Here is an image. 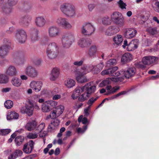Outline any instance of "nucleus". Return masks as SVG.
<instances>
[{
	"mask_svg": "<svg viewBox=\"0 0 159 159\" xmlns=\"http://www.w3.org/2000/svg\"><path fill=\"white\" fill-rule=\"evenodd\" d=\"M59 48L57 44L51 43L48 45L46 49V54L50 59L55 58L59 52Z\"/></svg>",
	"mask_w": 159,
	"mask_h": 159,
	"instance_id": "f257e3e1",
	"label": "nucleus"
},
{
	"mask_svg": "<svg viewBox=\"0 0 159 159\" xmlns=\"http://www.w3.org/2000/svg\"><path fill=\"white\" fill-rule=\"evenodd\" d=\"M11 61L12 63L17 66L23 65L25 62L24 54L20 52L13 53L12 54Z\"/></svg>",
	"mask_w": 159,
	"mask_h": 159,
	"instance_id": "f03ea898",
	"label": "nucleus"
},
{
	"mask_svg": "<svg viewBox=\"0 0 159 159\" xmlns=\"http://www.w3.org/2000/svg\"><path fill=\"white\" fill-rule=\"evenodd\" d=\"M74 36L72 32L67 33L62 37L61 42L63 47L66 48H69L74 42Z\"/></svg>",
	"mask_w": 159,
	"mask_h": 159,
	"instance_id": "7ed1b4c3",
	"label": "nucleus"
},
{
	"mask_svg": "<svg viewBox=\"0 0 159 159\" xmlns=\"http://www.w3.org/2000/svg\"><path fill=\"white\" fill-rule=\"evenodd\" d=\"M112 21L119 27H122L124 25V19L122 15L119 12L115 11L110 16Z\"/></svg>",
	"mask_w": 159,
	"mask_h": 159,
	"instance_id": "20e7f679",
	"label": "nucleus"
},
{
	"mask_svg": "<svg viewBox=\"0 0 159 159\" xmlns=\"http://www.w3.org/2000/svg\"><path fill=\"white\" fill-rule=\"evenodd\" d=\"M72 72L75 75V79L78 83H83L88 81V80L84 76L85 74H82L80 72L78 67H73Z\"/></svg>",
	"mask_w": 159,
	"mask_h": 159,
	"instance_id": "39448f33",
	"label": "nucleus"
},
{
	"mask_svg": "<svg viewBox=\"0 0 159 159\" xmlns=\"http://www.w3.org/2000/svg\"><path fill=\"white\" fill-rule=\"evenodd\" d=\"M95 30L94 26L90 23H85L81 27V31L82 33L85 35H90Z\"/></svg>",
	"mask_w": 159,
	"mask_h": 159,
	"instance_id": "423d86ee",
	"label": "nucleus"
},
{
	"mask_svg": "<svg viewBox=\"0 0 159 159\" xmlns=\"http://www.w3.org/2000/svg\"><path fill=\"white\" fill-rule=\"evenodd\" d=\"M27 35L26 32L22 29H18L16 30L15 38L18 43H24L26 41Z\"/></svg>",
	"mask_w": 159,
	"mask_h": 159,
	"instance_id": "0eeeda50",
	"label": "nucleus"
},
{
	"mask_svg": "<svg viewBox=\"0 0 159 159\" xmlns=\"http://www.w3.org/2000/svg\"><path fill=\"white\" fill-rule=\"evenodd\" d=\"M57 22L59 26L65 29L70 30L72 28V24L70 23L67 19L66 18L59 17L57 19Z\"/></svg>",
	"mask_w": 159,
	"mask_h": 159,
	"instance_id": "6e6552de",
	"label": "nucleus"
},
{
	"mask_svg": "<svg viewBox=\"0 0 159 159\" xmlns=\"http://www.w3.org/2000/svg\"><path fill=\"white\" fill-rule=\"evenodd\" d=\"M118 69V67L116 66L111 68L103 70L101 72V74L102 75H110L114 76H118L120 75V72L116 71Z\"/></svg>",
	"mask_w": 159,
	"mask_h": 159,
	"instance_id": "1a4fd4ad",
	"label": "nucleus"
},
{
	"mask_svg": "<svg viewBox=\"0 0 159 159\" xmlns=\"http://www.w3.org/2000/svg\"><path fill=\"white\" fill-rule=\"evenodd\" d=\"M60 34V30L57 26H53L48 29V34L51 38H55L58 36Z\"/></svg>",
	"mask_w": 159,
	"mask_h": 159,
	"instance_id": "9d476101",
	"label": "nucleus"
},
{
	"mask_svg": "<svg viewBox=\"0 0 159 159\" xmlns=\"http://www.w3.org/2000/svg\"><path fill=\"white\" fill-rule=\"evenodd\" d=\"M25 72L27 75L31 78H35L38 73L35 68L31 66H29L26 68Z\"/></svg>",
	"mask_w": 159,
	"mask_h": 159,
	"instance_id": "9b49d317",
	"label": "nucleus"
},
{
	"mask_svg": "<svg viewBox=\"0 0 159 159\" xmlns=\"http://www.w3.org/2000/svg\"><path fill=\"white\" fill-rule=\"evenodd\" d=\"M43 85L42 82L33 80L30 83V87L35 92H38L41 90Z\"/></svg>",
	"mask_w": 159,
	"mask_h": 159,
	"instance_id": "f8f14e48",
	"label": "nucleus"
},
{
	"mask_svg": "<svg viewBox=\"0 0 159 159\" xmlns=\"http://www.w3.org/2000/svg\"><path fill=\"white\" fill-rule=\"evenodd\" d=\"M137 33V30L134 28H127L125 30L124 35L126 38L131 39L135 36Z\"/></svg>",
	"mask_w": 159,
	"mask_h": 159,
	"instance_id": "ddd939ff",
	"label": "nucleus"
},
{
	"mask_svg": "<svg viewBox=\"0 0 159 159\" xmlns=\"http://www.w3.org/2000/svg\"><path fill=\"white\" fill-rule=\"evenodd\" d=\"M34 144V142L32 140L29 141L28 143H25L23 148V152L26 154L30 153L32 152Z\"/></svg>",
	"mask_w": 159,
	"mask_h": 159,
	"instance_id": "4468645a",
	"label": "nucleus"
},
{
	"mask_svg": "<svg viewBox=\"0 0 159 159\" xmlns=\"http://www.w3.org/2000/svg\"><path fill=\"white\" fill-rule=\"evenodd\" d=\"M120 30L119 27L115 25L109 26L106 30L105 34L108 36H111L118 33Z\"/></svg>",
	"mask_w": 159,
	"mask_h": 159,
	"instance_id": "2eb2a0df",
	"label": "nucleus"
},
{
	"mask_svg": "<svg viewBox=\"0 0 159 159\" xmlns=\"http://www.w3.org/2000/svg\"><path fill=\"white\" fill-rule=\"evenodd\" d=\"M77 43L80 47L85 48L89 46L91 43V41L88 39L82 38L79 39Z\"/></svg>",
	"mask_w": 159,
	"mask_h": 159,
	"instance_id": "dca6fc26",
	"label": "nucleus"
},
{
	"mask_svg": "<svg viewBox=\"0 0 159 159\" xmlns=\"http://www.w3.org/2000/svg\"><path fill=\"white\" fill-rule=\"evenodd\" d=\"M84 91L90 96L96 90V86L93 84V82L86 84L84 86Z\"/></svg>",
	"mask_w": 159,
	"mask_h": 159,
	"instance_id": "f3484780",
	"label": "nucleus"
},
{
	"mask_svg": "<svg viewBox=\"0 0 159 159\" xmlns=\"http://www.w3.org/2000/svg\"><path fill=\"white\" fill-rule=\"evenodd\" d=\"M60 74V70L57 67L53 68L50 74L49 79L52 81L55 80L57 79Z\"/></svg>",
	"mask_w": 159,
	"mask_h": 159,
	"instance_id": "a211bd4d",
	"label": "nucleus"
},
{
	"mask_svg": "<svg viewBox=\"0 0 159 159\" xmlns=\"http://www.w3.org/2000/svg\"><path fill=\"white\" fill-rule=\"evenodd\" d=\"M34 108L31 104L27 105L25 107H22L21 110V112L22 114L26 113L29 116L33 115Z\"/></svg>",
	"mask_w": 159,
	"mask_h": 159,
	"instance_id": "6ab92c4d",
	"label": "nucleus"
},
{
	"mask_svg": "<svg viewBox=\"0 0 159 159\" xmlns=\"http://www.w3.org/2000/svg\"><path fill=\"white\" fill-rule=\"evenodd\" d=\"M17 73L16 68L12 65H10L8 67L6 71L7 75L10 76H15Z\"/></svg>",
	"mask_w": 159,
	"mask_h": 159,
	"instance_id": "aec40b11",
	"label": "nucleus"
},
{
	"mask_svg": "<svg viewBox=\"0 0 159 159\" xmlns=\"http://www.w3.org/2000/svg\"><path fill=\"white\" fill-rule=\"evenodd\" d=\"M84 91V86L77 87L74 90V92L71 96L73 99H76L80 94Z\"/></svg>",
	"mask_w": 159,
	"mask_h": 159,
	"instance_id": "412c9836",
	"label": "nucleus"
},
{
	"mask_svg": "<svg viewBox=\"0 0 159 159\" xmlns=\"http://www.w3.org/2000/svg\"><path fill=\"white\" fill-rule=\"evenodd\" d=\"M97 51V47L95 45H92L89 48L88 52L86 53V55L89 57L94 58L96 56Z\"/></svg>",
	"mask_w": 159,
	"mask_h": 159,
	"instance_id": "4be33fe9",
	"label": "nucleus"
},
{
	"mask_svg": "<svg viewBox=\"0 0 159 159\" xmlns=\"http://www.w3.org/2000/svg\"><path fill=\"white\" fill-rule=\"evenodd\" d=\"M94 67V66L92 65H84L80 69H79V71L82 74H86L92 71Z\"/></svg>",
	"mask_w": 159,
	"mask_h": 159,
	"instance_id": "5701e85b",
	"label": "nucleus"
},
{
	"mask_svg": "<svg viewBox=\"0 0 159 159\" xmlns=\"http://www.w3.org/2000/svg\"><path fill=\"white\" fill-rule=\"evenodd\" d=\"M136 71L135 68L131 67L127 69L126 70L121 71L123 72V74L125 77L127 78H129L134 75Z\"/></svg>",
	"mask_w": 159,
	"mask_h": 159,
	"instance_id": "b1692460",
	"label": "nucleus"
},
{
	"mask_svg": "<svg viewBox=\"0 0 159 159\" xmlns=\"http://www.w3.org/2000/svg\"><path fill=\"white\" fill-rule=\"evenodd\" d=\"M139 45V41L138 39L132 40L128 44L127 48V51H131L137 48Z\"/></svg>",
	"mask_w": 159,
	"mask_h": 159,
	"instance_id": "393cba45",
	"label": "nucleus"
},
{
	"mask_svg": "<svg viewBox=\"0 0 159 159\" xmlns=\"http://www.w3.org/2000/svg\"><path fill=\"white\" fill-rule=\"evenodd\" d=\"M37 125L36 121L34 120H29L25 126V128L29 131H31L35 129Z\"/></svg>",
	"mask_w": 159,
	"mask_h": 159,
	"instance_id": "a878e982",
	"label": "nucleus"
},
{
	"mask_svg": "<svg viewBox=\"0 0 159 159\" xmlns=\"http://www.w3.org/2000/svg\"><path fill=\"white\" fill-rule=\"evenodd\" d=\"M156 58L153 56H146L143 57L142 60V63L145 65H149L155 62Z\"/></svg>",
	"mask_w": 159,
	"mask_h": 159,
	"instance_id": "bb28decb",
	"label": "nucleus"
},
{
	"mask_svg": "<svg viewBox=\"0 0 159 159\" xmlns=\"http://www.w3.org/2000/svg\"><path fill=\"white\" fill-rule=\"evenodd\" d=\"M46 21L44 18L42 16L37 17L35 20L36 25L38 27H42L45 24Z\"/></svg>",
	"mask_w": 159,
	"mask_h": 159,
	"instance_id": "cd10ccee",
	"label": "nucleus"
},
{
	"mask_svg": "<svg viewBox=\"0 0 159 159\" xmlns=\"http://www.w3.org/2000/svg\"><path fill=\"white\" fill-rule=\"evenodd\" d=\"M39 31L36 29H34L33 30L31 34V41L34 43L38 41L39 39V37L38 34Z\"/></svg>",
	"mask_w": 159,
	"mask_h": 159,
	"instance_id": "c85d7f7f",
	"label": "nucleus"
},
{
	"mask_svg": "<svg viewBox=\"0 0 159 159\" xmlns=\"http://www.w3.org/2000/svg\"><path fill=\"white\" fill-rule=\"evenodd\" d=\"M23 152L21 150L17 149L14 151L8 157V159H16L19 157L21 156Z\"/></svg>",
	"mask_w": 159,
	"mask_h": 159,
	"instance_id": "c756f323",
	"label": "nucleus"
},
{
	"mask_svg": "<svg viewBox=\"0 0 159 159\" xmlns=\"http://www.w3.org/2000/svg\"><path fill=\"white\" fill-rule=\"evenodd\" d=\"M31 20V18L30 16H26L20 19V23L24 26L27 27L29 25Z\"/></svg>",
	"mask_w": 159,
	"mask_h": 159,
	"instance_id": "7c9ffc66",
	"label": "nucleus"
},
{
	"mask_svg": "<svg viewBox=\"0 0 159 159\" xmlns=\"http://www.w3.org/2000/svg\"><path fill=\"white\" fill-rule=\"evenodd\" d=\"M106 89L107 90V92L105 93V95H108L116 92L119 89V87L117 86H115L112 88L111 85H108L106 87Z\"/></svg>",
	"mask_w": 159,
	"mask_h": 159,
	"instance_id": "2f4dec72",
	"label": "nucleus"
},
{
	"mask_svg": "<svg viewBox=\"0 0 159 159\" xmlns=\"http://www.w3.org/2000/svg\"><path fill=\"white\" fill-rule=\"evenodd\" d=\"M60 9L61 10H73L75 8L73 5L69 3L66 2L61 5Z\"/></svg>",
	"mask_w": 159,
	"mask_h": 159,
	"instance_id": "473e14b6",
	"label": "nucleus"
},
{
	"mask_svg": "<svg viewBox=\"0 0 159 159\" xmlns=\"http://www.w3.org/2000/svg\"><path fill=\"white\" fill-rule=\"evenodd\" d=\"M133 59L132 56L129 53H126L122 56L121 59V61L123 63H125Z\"/></svg>",
	"mask_w": 159,
	"mask_h": 159,
	"instance_id": "72a5a7b5",
	"label": "nucleus"
},
{
	"mask_svg": "<svg viewBox=\"0 0 159 159\" xmlns=\"http://www.w3.org/2000/svg\"><path fill=\"white\" fill-rule=\"evenodd\" d=\"M9 49L6 46H2L0 47V57L1 58H3L7 55Z\"/></svg>",
	"mask_w": 159,
	"mask_h": 159,
	"instance_id": "f704fd0d",
	"label": "nucleus"
},
{
	"mask_svg": "<svg viewBox=\"0 0 159 159\" xmlns=\"http://www.w3.org/2000/svg\"><path fill=\"white\" fill-rule=\"evenodd\" d=\"M11 84L14 86L18 87L20 86L22 84L21 80L17 77H14L11 80Z\"/></svg>",
	"mask_w": 159,
	"mask_h": 159,
	"instance_id": "c9c22d12",
	"label": "nucleus"
},
{
	"mask_svg": "<svg viewBox=\"0 0 159 159\" xmlns=\"http://www.w3.org/2000/svg\"><path fill=\"white\" fill-rule=\"evenodd\" d=\"M75 81L72 79H68L65 82V84L67 88H71L74 87L75 84Z\"/></svg>",
	"mask_w": 159,
	"mask_h": 159,
	"instance_id": "e433bc0d",
	"label": "nucleus"
},
{
	"mask_svg": "<svg viewBox=\"0 0 159 159\" xmlns=\"http://www.w3.org/2000/svg\"><path fill=\"white\" fill-rule=\"evenodd\" d=\"M60 121L58 119H55L51 122V124L48 126V129H53L55 128L58 126L60 124Z\"/></svg>",
	"mask_w": 159,
	"mask_h": 159,
	"instance_id": "4c0bfd02",
	"label": "nucleus"
},
{
	"mask_svg": "<svg viewBox=\"0 0 159 159\" xmlns=\"http://www.w3.org/2000/svg\"><path fill=\"white\" fill-rule=\"evenodd\" d=\"M19 117V115L18 113L15 112H11L7 116V120H10L13 119H17Z\"/></svg>",
	"mask_w": 159,
	"mask_h": 159,
	"instance_id": "58836bf2",
	"label": "nucleus"
},
{
	"mask_svg": "<svg viewBox=\"0 0 159 159\" xmlns=\"http://www.w3.org/2000/svg\"><path fill=\"white\" fill-rule=\"evenodd\" d=\"M113 40L116 44L119 45L123 41V37L121 35L118 34L113 38Z\"/></svg>",
	"mask_w": 159,
	"mask_h": 159,
	"instance_id": "ea45409f",
	"label": "nucleus"
},
{
	"mask_svg": "<svg viewBox=\"0 0 159 159\" xmlns=\"http://www.w3.org/2000/svg\"><path fill=\"white\" fill-rule=\"evenodd\" d=\"M24 138V137L19 136L16 137L15 139V142L16 146H19L23 142Z\"/></svg>",
	"mask_w": 159,
	"mask_h": 159,
	"instance_id": "a19ab883",
	"label": "nucleus"
},
{
	"mask_svg": "<svg viewBox=\"0 0 159 159\" xmlns=\"http://www.w3.org/2000/svg\"><path fill=\"white\" fill-rule=\"evenodd\" d=\"M64 110V106L62 105H60L56 107L54 111L57 114V115L59 116L62 113Z\"/></svg>",
	"mask_w": 159,
	"mask_h": 159,
	"instance_id": "79ce46f5",
	"label": "nucleus"
},
{
	"mask_svg": "<svg viewBox=\"0 0 159 159\" xmlns=\"http://www.w3.org/2000/svg\"><path fill=\"white\" fill-rule=\"evenodd\" d=\"M102 24L105 25H109L111 24L112 20L108 16L103 17L102 19Z\"/></svg>",
	"mask_w": 159,
	"mask_h": 159,
	"instance_id": "37998d69",
	"label": "nucleus"
},
{
	"mask_svg": "<svg viewBox=\"0 0 159 159\" xmlns=\"http://www.w3.org/2000/svg\"><path fill=\"white\" fill-rule=\"evenodd\" d=\"M42 110L44 112H48L51 110L47 101L45 102L42 105Z\"/></svg>",
	"mask_w": 159,
	"mask_h": 159,
	"instance_id": "c03bdc74",
	"label": "nucleus"
},
{
	"mask_svg": "<svg viewBox=\"0 0 159 159\" xmlns=\"http://www.w3.org/2000/svg\"><path fill=\"white\" fill-rule=\"evenodd\" d=\"M18 0H8V4L7 5L5 9H11V7L16 5L17 2Z\"/></svg>",
	"mask_w": 159,
	"mask_h": 159,
	"instance_id": "a18cd8bd",
	"label": "nucleus"
},
{
	"mask_svg": "<svg viewBox=\"0 0 159 159\" xmlns=\"http://www.w3.org/2000/svg\"><path fill=\"white\" fill-rule=\"evenodd\" d=\"M63 13L68 17H71L75 16L76 14L75 11H62Z\"/></svg>",
	"mask_w": 159,
	"mask_h": 159,
	"instance_id": "49530a36",
	"label": "nucleus"
},
{
	"mask_svg": "<svg viewBox=\"0 0 159 159\" xmlns=\"http://www.w3.org/2000/svg\"><path fill=\"white\" fill-rule=\"evenodd\" d=\"M90 95L86 92L81 95L78 98L79 100L81 102H83L86 100L89 97Z\"/></svg>",
	"mask_w": 159,
	"mask_h": 159,
	"instance_id": "de8ad7c7",
	"label": "nucleus"
},
{
	"mask_svg": "<svg viewBox=\"0 0 159 159\" xmlns=\"http://www.w3.org/2000/svg\"><path fill=\"white\" fill-rule=\"evenodd\" d=\"M147 31L151 34H156L157 33V30L156 27H149L147 29Z\"/></svg>",
	"mask_w": 159,
	"mask_h": 159,
	"instance_id": "09e8293b",
	"label": "nucleus"
},
{
	"mask_svg": "<svg viewBox=\"0 0 159 159\" xmlns=\"http://www.w3.org/2000/svg\"><path fill=\"white\" fill-rule=\"evenodd\" d=\"M13 103L11 100H7L4 103L5 107L7 109L11 108L13 106Z\"/></svg>",
	"mask_w": 159,
	"mask_h": 159,
	"instance_id": "8fccbe9b",
	"label": "nucleus"
},
{
	"mask_svg": "<svg viewBox=\"0 0 159 159\" xmlns=\"http://www.w3.org/2000/svg\"><path fill=\"white\" fill-rule=\"evenodd\" d=\"M117 63V61L115 59H111L108 60L107 63V66L111 67L116 65Z\"/></svg>",
	"mask_w": 159,
	"mask_h": 159,
	"instance_id": "3c124183",
	"label": "nucleus"
},
{
	"mask_svg": "<svg viewBox=\"0 0 159 159\" xmlns=\"http://www.w3.org/2000/svg\"><path fill=\"white\" fill-rule=\"evenodd\" d=\"M8 82L7 76L5 75H0V83H6Z\"/></svg>",
	"mask_w": 159,
	"mask_h": 159,
	"instance_id": "603ef678",
	"label": "nucleus"
},
{
	"mask_svg": "<svg viewBox=\"0 0 159 159\" xmlns=\"http://www.w3.org/2000/svg\"><path fill=\"white\" fill-rule=\"evenodd\" d=\"M111 84L110 80L109 78L103 80L99 84V86L102 87Z\"/></svg>",
	"mask_w": 159,
	"mask_h": 159,
	"instance_id": "864d4df0",
	"label": "nucleus"
},
{
	"mask_svg": "<svg viewBox=\"0 0 159 159\" xmlns=\"http://www.w3.org/2000/svg\"><path fill=\"white\" fill-rule=\"evenodd\" d=\"M98 98V97H97L95 98L92 97L89 99L87 102V104L89 105L88 108H90L93 103Z\"/></svg>",
	"mask_w": 159,
	"mask_h": 159,
	"instance_id": "5fc2aeb1",
	"label": "nucleus"
},
{
	"mask_svg": "<svg viewBox=\"0 0 159 159\" xmlns=\"http://www.w3.org/2000/svg\"><path fill=\"white\" fill-rule=\"evenodd\" d=\"M47 102L50 108H51V110L56 107L58 103L57 102L54 101L53 100H48Z\"/></svg>",
	"mask_w": 159,
	"mask_h": 159,
	"instance_id": "6e6d98bb",
	"label": "nucleus"
},
{
	"mask_svg": "<svg viewBox=\"0 0 159 159\" xmlns=\"http://www.w3.org/2000/svg\"><path fill=\"white\" fill-rule=\"evenodd\" d=\"M3 43L4 45L3 46H6L8 48H10L11 41L8 39H4L3 41Z\"/></svg>",
	"mask_w": 159,
	"mask_h": 159,
	"instance_id": "4d7b16f0",
	"label": "nucleus"
},
{
	"mask_svg": "<svg viewBox=\"0 0 159 159\" xmlns=\"http://www.w3.org/2000/svg\"><path fill=\"white\" fill-rule=\"evenodd\" d=\"M11 131V130L9 129H2L0 130V134L5 135L8 134Z\"/></svg>",
	"mask_w": 159,
	"mask_h": 159,
	"instance_id": "13d9d810",
	"label": "nucleus"
},
{
	"mask_svg": "<svg viewBox=\"0 0 159 159\" xmlns=\"http://www.w3.org/2000/svg\"><path fill=\"white\" fill-rule=\"evenodd\" d=\"M45 123H42L39 125L37 127H36V130L38 131V132H40L42 131L45 127Z\"/></svg>",
	"mask_w": 159,
	"mask_h": 159,
	"instance_id": "bf43d9fd",
	"label": "nucleus"
},
{
	"mask_svg": "<svg viewBox=\"0 0 159 159\" xmlns=\"http://www.w3.org/2000/svg\"><path fill=\"white\" fill-rule=\"evenodd\" d=\"M38 135L37 133H29L27 136V137L29 139H35L37 138Z\"/></svg>",
	"mask_w": 159,
	"mask_h": 159,
	"instance_id": "052dcab7",
	"label": "nucleus"
},
{
	"mask_svg": "<svg viewBox=\"0 0 159 159\" xmlns=\"http://www.w3.org/2000/svg\"><path fill=\"white\" fill-rule=\"evenodd\" d=\"M59 116L57 115V114L55 112V111L54 110L51 113L50 115L47 116L48 118H50L51 119H54L56 118Z\"/></svg>",
	"mask_w": 159,
	"mask_h": 159,
	"instance_id": "680f3d73",
	"label": "nucleus"
},
{
	"mask_svg": "<svg viewBox=\"0 0 159 159\" xmlns=\"http://www.w3.org/2000/svg\"><path fill=\"white\" fill-rule=\"evenodd\" d=\"M32 5L30 3L26 2L24 3L23 7L25 10H29L32 8Z\"/></svg>",
	"mask_w": 159,
	"mask_h": 159,
	"instance_id": "e2e57ef3",
	"label": "nucleus"
},
{
	"mask_svg": "<svg viewBox=\"0 0 159 159\" xmlns=\"http://www.w3.org/2000/svg\"><path fill=\"white\" fill-rule=\"evenodd\" d=\"M104 66V65L103 62H101L97 65L96 66L97 71L98 72L100 71L102 69Z\"/></svg>",
	"mask_w": 159,
	"mask_h": 159,
	"instance_id": "0e129e2a",
	"label": "nucleus"
},
{
	"mask_svg": "<svg viewBox=\"0 0 159 159\" xmlns=\"http://www.w3.org/2000/svg\"><path fill=\"white\" fill-rule=\"evenodd\" d=\"M115 77H111L109 78L110 79V82L111 81H113L115 82H120L121 81V79L119 77H116V76H115Z\"/></svg>",
	"mask_w": 159,
	"mask_h": 159,
	"instance_id": "69168bd1",
	"label": "nucleus"
},
{
	"mask_svg": "<svg viewBox=\"0 0 159 159\" xmlns=\"http://www.w3.org/2000/svg\"><path fill=\"white\" fill-rule=\"evenodd\" d=\"M40 133V134H39V137L43 138V142L44 143H45L46 139L44 138V137L46 136V135L47 134V133L46 131H43L42 132L41 131Z\"/></svg>",
	"mask_w": 159,
	"mask_h": 159,
	"instance_id": "338daca9",
	"label": "nucleus"
},
{
	"mask_svg": "<svg viewBox=\"0 0 159 159\" xmlns=\"http://www.w3.org/2000/svg\"><path fill=\"white\" fill-rule=\"evenodd\" d=\"M60 90L58 88H55L52 91L51 94L53 95L59 94Z\"/></svg>",
	"mask_w": 159,
	"mask_h": 159,
	"instance_id": "774afa93",
	"label": "nucleus"
}]
</instances>
